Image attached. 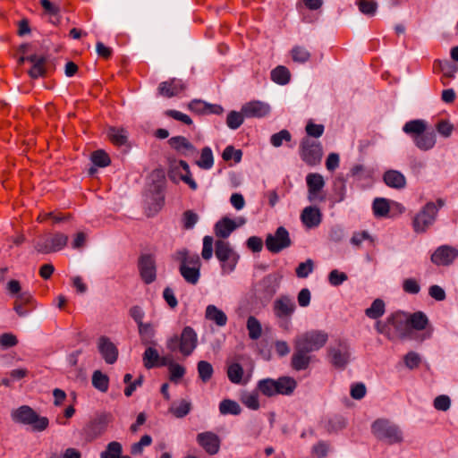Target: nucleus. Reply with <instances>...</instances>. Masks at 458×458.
I'll return each instance as SVG.
<instances>
[{
    "mask_svg": "<svg viewBox=\"0 0 458 458\" xmlns=\"http://www.w3.org/2000/svg\"><path fill=\"white\" fill-rule=\"evenodd\" d=\"M198 373L199 377L203 382H208L213 375L214 369L212 365L205 360H200L198 363Z\"/></svg>",
    "mask_w": 458,
    "mask_h": 458,
    "instance_id": "obj_52",
    "label": "nucleus"
},
{
    "mask_svg": "<svg viewBox=\"0 0 458 458\" xmlns=\"http://www.w3.org/2000/svg\"><path fill=\"white\" fill-rule=\"evenodd\" d=\"M242 152L241 149H235L233 146H227L222 154V157L225 161L233 159L235 163L242 160Z\"/></svg>",
    "mask_w": 458,
    "mask_h": 458,
    "instance_id": "obj_59",
    "label": "nucleus"
},
{
    "mask_svg": "<svg viewBox=\"0 0 458 458\" xmlns=\"http://www.w3.org/2000/svg\"><path fill=\"white\" fill-rule=\"evenodd\" d=\"M177 259L180 261L179 271L183 279L190 284H197L200 277L201 267L199 255L183 250L177 252Z\"/></svg>",
    "mask_w": 458,
    "mask_h": 458,
    "instance_id": "obj_1",
    "label": "nucleus"
},
{
    "mask_svg": "<svg viewBox=\"0 0 458 458\" xmlns=\"http://www.w3.org/2000/svg\"><path fill=\"white\" fill-rule=\"evenodd\" d=\"M242 403L250 410H258L259 408V393L258 392H245L241 397Z\"/></svg>",
    "mask_w": 458,
    "mask_h": 458,
    "instance_id": "obj_48",
    "label": "nucleus"
},
{
    "mask_svg": "<svg viewBox=\"0 0 458 458\" xmlns=\"http://www.w3.org/2000/svg\"><path fill=\"white\" fill-rule=\"evenodd\" d=\"M406 324L415 330H423L428 324V317L422 311L412 313L406 320Z\"/></svg>",
    "mask_w": 458,
    "mask_h": 458,
    "instance_id": "obj_33",
    "label": "nucleus"
},
{
    "mask_svg": "<svg viewBox=\"0 0 458 458\" xmlns=\"http://www.w3.org/2000/svg\"><path fill=\"white\" fill-rule=\"evenodd\" d=\"M433 406L437 411H446L451 407V398L446 394L437 395L433 401Z\"/></svg>",
    "mask_w": 458,
    "mask_h": 458,
    "instance_id": "obj_58",
    "label": "nucleus"
},
{
    "mask_svg": "<svg viewBox=\"0 0 458 458\" xmlns=\"http://www.w3.org/2000/svg\"><path fill=\"white\" fill-rule=\"evenodd\" d=\"M295 310L294 301L287 295H281L273 303V311L278 319L291 318Z\"/></svg>",
    "mask_w": 458,
    "mask_h": 458,
    "instance_id": "obj_14",
    "label": "nucleus"
},
{
    "mask_svg": "<svg viewBox=\"0 0 458 458\" xmlns=\"http://www.w3.org/2000/svg\"><path fill=\"white\" fill-rule=\"evenodd\" d=\"M306 183L308 187V199L310 202H322L326 199V195L322 191L325 181L321 174L318 173L309 174L306 176Z\"/></svg>",
    "mask_w": 458,
    "mask_h": 458,
    "instance_id": "obj_11",
    "label": "nucleus"
},
{
    "mask_svg": "<svg viewBox=\"0 0 458 458\" xmlns=\"http://www.w3.org/2000/svg\"><path fill=\"white\" fill-rule=\"evenodd\" d=\"M291 56L294 62L304 64L309 61L310 54L305 47L295 46L291 50Z\"/></svg>",
    "mask_w": 458,
    "mask_h": 458,
    "instance_id": "obj_51",
    "label": "nucleus"
},
{
    "mask_svg": "<svg viewBox=\"0 0 458 458\" xmlns=\"http://www.w3.org/2000/svg\"><path fill=\"white\" fill-rule=\"evenodd\" d=\"M191 403L187 400H181L174 403L169 408V411L176 418H183L190 413Z\"/></svg>",
    "mask_w": 458,
    "mask_h": 458,
    "instance_id": "obj_40",
    "label": "nucleus"
},
{
    "mask_svg": "<svg viewBox=\"0 0 458 458\" xmlns=\"http://www.w3.org/2000/svg\"><path fill=\"white\" fill-rule=\"evenodd\" d=\"M436 129L440 135L448 138L454 131V125L447 120H441L436 125Z\"/></svg>",
    "mask_w": 458,
    "mask_h": 458,
    "instance_id": "obj_63",
    "label": "nucleus"
},
{
    "mask_svg": "<svg viewBox=\"0 0 458 458\" xmlns=\"http://www.w3.org/2000/svg\"><path fill=\"white\" fill-rule=\"evenodd\" d=\"M111 416L103 414L97 418L87 428V435L90 440L101 436L107 428Z\"/></svg>",
    "mask_w": 458,
    "mask_h": 458,
    "instance_id": "obj_24",
    "label": "nucleus"
},
{
    "mask_svg": "<svg viewBox=\"0 0 458 458\" xmlns=\"http://www.w3.org/2000/svg\"><path fill=\"white\" fill-rule=\"evenodd\" d=\"M155 346L148 345L142 356L143 365L148 369L162 366L161 362L164 358L160 357Z\"/></svg>",
    "mask_w": 458,
    "mask_h": 458,
    "instance_id": "obj_28",
    "label": "nucleus"
},
{
    "mask_svg": "<svg viewBox=\"0 0 458 458\" xmlns=\"http://www.w3.org/2000/svg\"><path fill=\"white\" fill-rule=\"evenodd\" d=\"M328 340V334L324 330L311 329L297 335L293 339V346L301 350L313 352L325 346Z\"/></svg>",
    "mask_w": 458,
    "mask_h": 458,
    "instance_id": "obj_2",
    "label": "nucleus"
},
{
    "mask_svg": "<svg viewBox=\"0 0 458 458\" xmlns=\"http://www.w3.org/2000/svg\"><path fill=\"white\" fill-rule=\"evenodd\" d=\"M152 443V438L148 435H144L141 437L140 440L137 443H134L131 446V454L138 455L141 454L144 447L149 446Z\"/></svg>",
    "mask_w": 458,
    "mask_h": 458,
    "instance_id": "obj_57",
    "label": "nucleus"
},
{
    "mask_svg": "<svg viewBox=\"0 0 458 458\" xmlns=\"http://www.w3.org/2000/svg\"><path fill=\"white\" fill-rule=\"evenodd\" d=\"M281 281V276L277 274H270L265 276L261 282L265 291L273 294L276 292Z\"/></svg>",
    "mask_w": 458,
    "mask_h": 458,
    "instance_id": "obj_43",
    "label": "nucleus"
},
{
    "mask_svg": "<svg viewBox=\"0 0 458 458\" xmlns=\"http://www.w3.org/2000/svg\"><path fill=\"white\" fill-rule=\"evenodd\" d=\"M309 352L301 350L298 346H294V353L292 356L291 364L295 370H304L308 369L311 358L309 355Z\"/></svg>",
    "mask_w": 458,
    "mask_h": 458,
    "instance_id": "obj_26",
    "label": "nucleus"
},
{
    "mask_svg": "<svg viewBox=\"0 0 458 458\" xmlns=\"http://www.w3.org/2000/svg\"><path fill=\"white\" fill-rule=\"evenodd\" d=\"M32 64V67L30 70V75L31 78H38L45 74V58L38 55H31L28 58Z\"/></svg>",
    "mask_w": 458,
    "mask_h": 458,
    "instance_id": "obj_39",
    "label": "nucleus"
},
{
    "mask_svg": "<svg viewBox=\"0 0 458 458\" xmlns=\"http://www.w3.org/2000/svg\"><path fill=\"white\" fill-rule=\"evenodd\" d=\"M161 365L167 366L169 374H170V380L174 382L179 381L185 374V368L176 362L174 361H168L167 358H164Z\"/></svg>",
    "mask_w": 458,
    "mask_h": 458,
    "instance_id": "obj_35",
    "label": "nucleus"
},
{
    "mask_svg": "<svg viewBox=\"0 0 458 458\" xmlns=\"http://www.w3.org/2000/svg\"><path fill=\"white\" fill-rule=\"evenodd\" d=\"M436 140L437 135L433 130H426L425 132H422L413 140L416 147L424 151L433 148L436 144Z\"/></svg>",
    "mask_w": 458,
    "mask_h": 458,
    "instance_id": "obj_29",
    "label": "nucleus"
},
{
    "mask_svg": "<svg viewBox=\"0 0 458 458\" xmlns=\"http://www.w3.org/2000/svg\"><path fill=\"white\" fill-rule=\"evenodd\" d=\"M378 332L386 335L389 339L398 340L401 337V315L399 312L392 314L386 322L377 324Z\"/></svg>",
    "mask_w": 458,
    "mask_h": 458,
    "instance_id": "obj_12",
    "label": "nucleus"
},
{
    "mask_svg": "<svg viewBox=\"0 0 458 458\" xmlns=\"http://www.w3.org/2000/svg\"><path fill=\"white\" fill-rule=\"evenodd\" d=\"M196 164L198 166L205 170H208L213 166L214 157L209 147H205L201 149L200 157Z\"/></svg>",
    "mask_w": 458,
    "mask_h": 458,
    "instance_id": "obj_45",
    "label": "nucleus"
},
{
    "mask_svg": "<svg viewBox=\"0 0 458 458\" xmlns=\"http://www.w3.org/2000/svg\"><path fill=\"white\" fill-rule=\"evenodd\" d=\"M205 318L212 321L217 327H225L227 323L226 314L216 306L209 304L207 306L205 310Z\"/></svg>",
    "mask_w": 458,
    "mask_h": 458,
    "instance_id": "obj_27",
    "label": "nucleus"
},
{
    "mask_svg": "<svg viewBox=\"0 0 458 458\" xmlns=\"http://www.w3.org/2000/svg\"><path fill=\"white\" fill-rule=\"evenodd\" d=\"M198 444L210 455L216 454L220 449L218 436L211 431L202 432L197 435Z\"/></svg>",
    "mask_w": 458,
    "mask_h": 458,
    "instance_id": "obj_19",
    "label": "nucleus"
},
{
    "mask_svg": "<svg viewBox=\"0 0 458 458\" xmlns=\"http://www.w3.org/2000/svg\"><path fill=\"white\" fill-rule=\"evenodd\" d=\"M292 139L291 133L287 130H282L275 133L270 138V143L276 147H280L284 141H290Z\"/></svg>",
    "mask_w": 458,
    "mask_h": 458,
    "instance_id": "obj_60",
    "label": "nucleus"
},
{
    "mask_svg": "<svg viewBox=\"0 0 458 458\" xmlns=\"http://www.w3.org/2000/svg\"><path fill=\"white\" fill-rule=\"evenodd\" d=\"M110 140L116 146H122L126 143L127 135L123 129L110 128L108 131Z\"/></svg>",
    "mask_w": 458,
    "mask_h": 458,
    "instance_id": "obj_50",
    "label": "nucleus"
},
{
    "mask_svg": "<svg viewBox=\"0 0 458 458\" xmlns=\"http://www.w3.org/2000/svg\"><path fill=\"white\" fill-rule=\"evenodd\" d=\"M384 182L387 186L398 189L401 187V174L394 170L387 171L384 174Z\"/></svg>",
    "mask_w": 458,
    "mask_h": 458,
    "instance_id": "obj_55",
    "label": "nucleus"
},
{
    "mask_svg": "<svg viewBox=\"0 0 458 458\" xmlns=\"http://www.w3.org/2000/svg\"><path fill=\"white\" fill-rule=\"evenodd\" d=\"M426 130L427 123L421 119L409 121L403 127V131L413 140L422 132H425Z\"/></svg>",
    "mask_w": 458,
    "mask_h": 458,
    "instance_id": "obj_32",
    "label": "nucleus"
},
{
    "mask_svg": "<svg viewBox=\"0 0 458 458\" xmlns=\"http://www.w3.org/2000/svg\"><path fill=\"white\" fill-rule=\"evenodd\" d=\"M292 242L288 231L280 226L274 234H268L266 238V247L272 253H278L288 248Z\"/></svg>",
    "mask_w": 458,
    "mask_h": 458,
    "instance_id": "obj_10",
    "label": "nucleus"
},
{
    "mask_svg": "<svg viewBox=\"0 0 458 458\" xmlns=\"http://www.w3.org/2000/svg\"><path fill=\"white\" fill-rule=\"evenodd\" d=\"M12 419L18 423L30 425L36 431L45 430L49 424L47 417L39 416L32 408L22 405L12 411Z\"/></svg>",
    "mask_w": 458,
    "mask_h": 458,
    "instance_id": "obj_5",
    "label": "nucleus"
},
{
    "mask_svg": "<svg viewBox=\"0 0 458 458\" xmlns=\"http://www.w3.org/2000/svg\"><path fill=\"white\" fill-rule=\"evenodd\" d=\"M257 390L267 397L276 395V379L264 378L258 382Z\"/></svg>",
    "mask_w": 458,
    "mask_h": 458,
    "instance_id": "obj_37",
    "label": "nucleus"
},
{
    "mask_svg": "<svg viewBox=\"0 0 458 458\" xmlns=\"http://www.w3.org/2000/svg\"><path fill=\"white\" fill-rule=\"evenodd\" d=\"M438 213V208L434 202H428L422 209L414 216L412 225L418 233H424L431 226Z\"/></svg>",
    "mask_w": 458,
    "mask_h": 458,
    "instance_id": "obj_7",
    "label": "nucleus"
},
{
    "mask_svg": "<svg viewBox=\"0 0 458 458\" xmlns=\"http://www.w3.org/2000/svg\"><path fill=\"white\" fill-rule=\"evenodd\" d=\"M276 394L282 395L291 394L297 386V382L291 377H281L276 379Z\"/></svg>",
    "mask_w": 458,
    "mask_h": 458,
    "instance_id": "obj_31",
    "label": "nucleus"
},
{
    "mask_svg": "<svg viewBox=\"0 0 458 458\" xmlns=\"http://www.w3.org/2000/svg\"><path fill=\"white\" fill-rule=\"evenodd\" d=\"M98 350L107 364H114L118 358V349L106 336H101L98 340Z\"/></svg>",
    "mask_w": 458,
    "mask_h": 458,
    "instance_id": "obj_18",
    "label": "nucleus"
},
{
    "mask_svg": "<svg viewBox=\"0 0 458 458\" xmlns=\"http://www.w3.org/2000/svg\"><path fill=\"white\" fill-rule=\"evenodd\" d=\"M100 458H131L129 455H123V446L117 441H112L105 451L100 454Z\"/></svg>",
    "mask_w": 458,
    "mask_h": 458,
    "instance_id": "obj_34",
    "label": "nucleus"
},
{
    "mask_svg": "<svg viewBox=\"0 0 458 458\" xmlns=\"http://www.w3.org/2000/svg\"><path fill=\"white\" fill-rule=\"evenodd\" d=\"M437 62L439 66V69L441 70V72H444L445 76H446L448 78L454 77V74L458 71V66L455 64H454L448 60H444V61L437 60Z\"/></svg>",
    "mask_w": 458,
    "mask_h": 458,
    "instance_id": "obj_56",
    "label": "nucleus"
},
{
    "mask_svg": "<svg viewBox=\"0 0 458 458\" xmlns=\"http://www.w3.org/2000/svg\"><path fill=\"white\" fill-rule=\"evenodd\" d=\"M271 79L277 84L284 85L290 81V72L284 66H277L271 72Z\"/></svg>",
    "mask_w": 458,
    "mask_h": 458,
    "instance_id": "obj_46",
    "label": "nucleus"
},
{
    "mask_svg": "<svg viewBox=\"0 0 458 458\" xmlns=\"http://www.w3.org/2000/svg\"><path fill=\"white\" fill-rule=\"evenodd\" d=\"M168 143L172 148L184 157H191L197 152L196 148L182 136L172 137L169 139Z\"/></svg>",
    "mask_w": 458,
    "mask_h": 458,
    "instance_id": "obj_22",
    "label": "nucleus"
},
{
    "mask_svg": "<svg viewBox=\"0 0 458 458\" xmlns=\"http://www.w3.org/2000/svg\"><path fill=\"white\" fill-rule=\"evenodd\" d=\"M92 386L102 393H106L109 387V377L100 370H96L92 374Z\"/></svg>",
    "mask_w": 458,
    "mask_h": 458,
    "instance_id": "obj_38",
    "label": "nucleus"
},
{
    "mask_svg": "<svg viewBox=\"0 0 458 458\" xmlns=\"http://www.w3.org/2000/svg\"><path fill=\"white\" fill-rule=\"evenodd\" d=\"M372 210L376 217H386L390 211V201L385 198H376L372 204Z\"/></svg>",
    "mask_w": 458,
    "mask_h": 458,
    "instance_id": "obj_36",
    "label": "nucleus"
},
{
    "mask_svg": "<svg viewBox=\"0 0 458 458\" xmlns=\"http://www.w3.org/2000/svg\"><path fill=\"white\" fill-rule=\"evenodd\" d=\"M139 269L142 280L150 284L156 279V261L152 255L143 254L139 259Z\"/></svg>",
    "mask_w": 458,
    "mask_h": 458,
    "instance_id": "obj_17",
    "label": "nucleus"
},
{
    "mask_svg": "<svg viewBox=\"0 0 458 458\" xmlns=\"http://www.w3.org/2000/svg\"><path fill=\"white\" fill-rule=\"evenodd\" d=\"M68 236L64 233L56 232L48 233L36 242L35 249L38 252L48 254L63 250L68 242Z\"/></svg>",
    "mask_w": 458,
    "mask_h": 458,
    "instance_id": "obj_6",
    "label": "nucleus"
},
{
    "mask_svg": "<svg viewBox=\"0 0 458 458\" xmlns=\"http://www.w3.org/2000/svg\"><path fill=\"white\" fill-rule=\"evenodd\" d=\"M213 255V238L211 236H205L203 238V248L201 256L205 260H209Z\"/></svg>",
    "mask_w": 458,
    "mask_h": 458,
    "instance_id": "obj_64",
    "label": "nucleus"
},
{
    "mask_svg": "<svg viewBox=\"0 0 458 458\" xmlns=\"http://www.w3.org/2000/svg\"><path fill=\"white\" fill-rule=\"evenodd\" d=\"M386 310V305L383 300L376 299L369 308L365 310V314L371 319H377L382 317Z\"/></svg>",
    "mask_w": 458,
    "mask_h": 458,
    "instance_id": "obj_41",
    "label": "nucleus"
},
{
    "mask_svg": "<svg viewBox=\"0 0 458 458\" xmlns=\"http://www.w3.org/2000/svg\"><path fill=\"white\" fill-rule=\"evenodd\" d=\"M313 271V262L311 259H308L305 262H301L296 267V275L300 278L307 277Z\"/></svg>",
    "mask_w": 458,
    "mask_h": 458,
    "instance_id": "obj_62",
    "label": "nucleus"
},
{
    "mask_svg": "<svg viewBox=\"0 0 458 458\" xmlns=\"http://www.w3.org/2000/svg\"><path fill=\"white\" fill-rule=\"evenodd\" d=\"M246 327L249 337L251 340L259 339L262 335V327L260 322L253 316H250L247 319Z\"/></svg>",
    "mask_w": 458,
    "mask_h": 458,
    "instance_id": "obj_42",
    "label": "nucleus"
},
{
    "mask_svg": "<svg viewBox=\"0 0 458 458\" xmlns=\"http://www.w3.org/2000/svg\"><path fill=\"white\" fill-rule=\"evenodd\" d=\"M215 254L220 262L222 273H232L236 267L240 255L225 240H217L215 243Z\"/></svg>",
    "mask_w": 458,
    "mask_h": 458,
    "instance_id": "obj_4",
    "label": "nucleus"
},
{
    "mask_svg": "<svg viewBox=\"0 0 458 458\" xmlns=\"http://www.w3.org/2000/svg\"><path fill=\"white\" fill-rule=\"evenodd\" d=\"M348 279L347 275L337 269L332 270L328 275L329 284L333 286H338Z\"/></svg>",
    "mask_w": 458,
    "mask_h": 458,
    "instance_id": "obj_61",
    "label": "nucleus"
},
{
    "mask_svg": "<svg viewBox=\"0 0 458 458\" xmlns=\"http://www.w3.org/2000/svg\"><path fill=\"white\" fill-rule=\"evenodd\" d=\"M458 257V250L454 247L443 245L431 255V261L437 266H449Z\"/></svg>",
    "mask_w": 458,
    "mask_h": 458,
    "instance_id": "obj_15",
    "label": "nucleus"
},
{
    "mask_svg": "<svg viewBox=\"0 0 458 458\" xmlns=\"http://www.w3.org/2000/svg\"><path fill=\"white\" fill-rule=\"evenodd\" d=\"M301 220L307 228H315L322 221V213L317 207H306L301 214Z\"/></svg>",
    "mask_w": 458,
    "mask_h": 458,
    "instance_id": "obj_23",
    "label": "nucleus"
},
{
    "mask_svg": "<svg viewBox=\"0 0 458 458\" xmlns=\"http://www.w3.org/2000/svg\"><path fill=\"white\" fill-rule=\"evenodd\" d=\"M91 161L95 165L106 167L109 165L111 160L107 153L104 150H96L91 154Z\"/></svg>",
    "mask_w": 458,
    "mask_h": 458,
    "instance_id": "obj_53",
    "label": "nucleus"
},
{
    "mask_svg": "<svg viewBox=\"0 0 458 458\" xmlns=\"http://www.w3.org/2000/svg\"><path fill=\"white\" fill-rule=\"evenodd\" d=\"M227 377L233 384H241L242 382L243 369L237 362H232L227 367Z\"/></svg>",
    "mask_w": 458,
    "mask_h": 458,
    "instance_id": "obj_44",
    "label": "nucleus"
},
{
    "mask_svg": "<svg viewBox=\"0 0 458 458\" xmlns=\"http://www.w3.org/2000/svg\"><path fill=\"white\" fill-rule=\"evenodd\" d=\"M331 362L335 367L344 368L349 361V348L345 343L339 342L329 350Z\"/></svg>",
    "mask_w": 458,
    "mask_h": 458,
    "instance_id": "obj_20",
    "label": "nucleus"
},
{
    "mask_svg": "<svg viewBox=\"0 0 458 458\" xmlns=\"http://www.w3.org/2000/svg\"><path fill=\"white\" fill-rule=\"evenodd\" d=\"M244 115L241 112L232 111L226 118V124L232 130L238 129L243 123Z\"/></svg>",
    "mask_w": 458,
    "mask_h": 458,
    "instance_id": "obj_54",
    "label": "nucleus"
},
{
    "mask_svg": "<svg viewBox=\"0 0 458 458\" xmlns=\"http://www.w3.org/2000/svg\"><path fill=\"white\" fill-rule=\"evenodd\" d=\"M301 157L310 166L318 165L322 157L320 144L310 139H304L301 143Z\"/></svg>",
    "mask_w": 458,
    "mask_h": 458,
    "instance_id": "obj_9",
    "label": "nucleus"
},
{
    "mask_svg": "<svg viewBox=\"0 0 458 458\" xmlns=\"http://www.w3.org/2000/svg\"><path fill=\"white\" fill-rule=\"evenodd\" d=\"M219 411L223 415L233 414L238 415L241 413L242 409L240 405L233 400L225 399L223 400L219 404Z\"/></svg>",
    "mask_w": 458,
    "mask_h": 458,
    "instance_id": "obj_47",
    "label": "nucleus"
},
{
    "mask_svg": "<svg viewBox=\"0 0 458 458\" xmlns=\"http://www.w3.org/2000/svg\"><path fill=\"white\" fill-rule=\"evenodd\" d=\"M180 168H182L183 172L179 174V178L186 184H188L191 190L195 191L198 185L196 182L192 179L189 165L185 161L180 160L179 162H175L171 166L169 172L170 178L174 180L176 176V171L179 170Z\"/></svg>",
    "mask_w": 458,
    "mask_h": 458,
    "instance_id": "obj_21",
    "label": "nucleus"
},
{
    "mask_svg": "<svg viewBox=\"0 0 458 458\" xmlns=\"http://www.w3.org/2000/svg\"><path fill=\"white\" fill-rule=\"evenodd\" d=\"M183 89V84L180 80L173 79L168 81L161 82L157 89L159 95L165 98H172L181 93Z\"/></svg>",
    "mask_w": 458,
    "mask_h": 458,
    "instance_id": "obj_25",
    "label": "nucleus"
},
{
    "mask_svg": "<svg viewBox=\"0 0 458 458\" xmlns=\"http://www.w3.org/2000/svg\"><path fill=\"white\" fill-rule=\"evenodd\" d=\"M372 433L381 440L388 443L398 441V428L388 420L378 419L371 426Z\"/></svg>",
    "mask_w": 458,
    "mask_h": 458,
    "instance_id": "obj_8",
    "label": "nucleus"
},
{
    "mask_svg": "<svg viewBox=\"0 0 458 458\" xmlns=\"http://www.w3.org/2000/svg\"><path fill=\"white\" fill-rule=\"evenodd\" d=\"M246 223V219L242 216H238L231 219L227 216L223 217L215 225V233L217 237L225 239L238 227L242 226Z\"/></svg>",
    "mask_w": 458,
    "mask_h": 458,
    "instance_id": "obj_13",
    "label": "nucleus"
},
{
    "mask_svg": "<svg viewBox=\"0 0 458 458\" xmlns=\"http://www.w3.org/2000/svg\"><path fill=\"white\" fill-rule=\"evenodd\" d=\"M198 343L197 334L190 327L182 329L180 338L173 336L166 342V347L171 352L179 351L182 355L189 356L195 350Z\"/></svg>",
    "mask_w": 458,
    "mask_h": 458,
    "instance_id": "obj_3",
    "label": "nucleus"
},
{
    "mask_svg": "<svg viewBox=\"0 0 458 458\" xmlns=\"http://www.w3.org/2000/svg\"><path fill=\"white\" fill-rule=\"evenodd\" d=\"M141 344L144 345H157L155 340L156 329L150 323L140 324L138 327Z\"/></svg>",
    "mask_w": 458,
    "mask_h": 458,
    "instance_id": "obj_30",
    "label": "nucleus"
},
{
    "mask_svg": "<svg viewBox=\"0 0 458 458\" xmlns=\"http://www.w3.org/2000/svg\"><path fill=\"white\" fill-rule=\"evenodd\" d=\"M270 106L263 101L252 100L242 106V113L246 118H263L270 113Z\"/></svg>",
    "mask_w": 458,
    "mask_h": 458,
    "instance_id": "obj_16",
    "label": "nucleus"
},
{
    "mask_svg": "<svg viewBox=\"0 0 458 458\" xmlns=\"http://www.w3.org/2000/svg\"><path fill=\"white\" fill-rule=\"evenodd\" d=\"M422 362V357L416 352H408L403 357V363L410 370L416 369Z\"/></svg>",
    "mask_w": 458,
    "mask_h": 458,
    "instance_id": "obj_49",
    "label": "nucleus"
}]
</instances>
